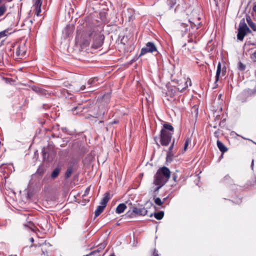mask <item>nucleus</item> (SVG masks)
<instances>
[{
  "instance_id": "7",
  "label": "nucleus",
  "mask_w": 256,
  "mask_h": 256,
  "mask_svg": "<svg viewBox=\"0 0 256 256\" xmlns=\"http://www.w3.org/2000/svg\"><path fill=\"white\" fill-rule=\"evenodd\" d=\"M132 211L135 214L140 216H145L148 212V210L144 208H133Z\"/></svg>"
},
{
  "instance_id": "17",
  "label": "nucleus",
  "mask_w": 256,
  "mask_h": 256,
  "mask_svg": "<svg viewBox=\"0 0 256 256\" xmlns=\"http://www.w3.org/2000/svg\"><path fill=\"white\" fill-rule=\"evenodd\" d=\"M163 126L164 128L162 130H164L168 132H172V134H174V129L173 126L170 124L168 123H166L164 124Z\"/></svg>"
},
{
  "instance_id": "10",
  "label": "nucleus",
  "mask_w": 256,
  "mask_h": 256,
  "mask_svg": "<svg viewBox=\"0 0 256 256\" xmlns=\"http://www.w3.org/2000/svg\"><path fill=\"white\" fill-rule=\"evenodd\" d=\"M217 146L220 152L224 153L228 151V148L223 144V143L219 140L216 142Z\"/></svg>"
},
{
  "instance_id": "37",
  "label": "nucleus",
  "mask_w": 256,
  "mask_h": 256,
  "mask_svg": "<svg viewBox=\"0 0 256 256\" xmlns=\"http://www.w3.org/2000/svg\"><path fill=\"white\" fill-rule=\"evenodd\" d=\"M246 22H248V25L250 24V22H253L252 20L250 17V16H246Z\"/></svg>"
},
{
  "instance_id": "48",
  "label": "nucleus",
  "mask_w": 256,
  "mask_h": 256,
  "mask_svg": "<svg viewBox=\"0 0 256 256\" xmlns=\"http://www.w3.org/2000/svg\"><path fill=\"white\" fill-rule=\"evenodd\" d=\"M152 214H151L150 215V217H152Z\"/></svg>"
},
{
  "instance_id": "6",
  "label": "nucleus",
  "mask_w": 256,
  "mask_h": 256,
  "mask_svg": "<svg viewBox=\"0 0 256 256\" xmlns=\"http://www.w3.org/2000/svg\"><path fill=\"white\" fill-rule=\"evenodd\" d=\"M26 52V48L25 44H20L18 45L16 50V54L18 58L23 57Z\"/></svg>"
},
{
  "instance_id": "28",
  "label": "nucleus",
  "mask_w": 256,
  "mask_h": 256,
  "mask_svg": "<svg viewBox=\"0 0 256 256\" xmlns=\"http://www.w3.org/2000/svg\"><path fill=\"white\" fill-rule=\"evenodd\" d=\"M168 5L170 6V8H172L176 4V0H168Z\"/></svg>"
},
{
  "instance_id": "22",
  "label": "nucleus",
  "mask_w": 256,
  "mask_h": 256,
  "mask_svg": "<svg viewBox=\"0 0 256 256\" xmlns=\"http://www.w3.org/2000/svg\"><path fill=\"white\" fill-rule=\"evenodd\" d=\"M164 216V212L162 211L156 212L154 214V218L158 220H162Z\"/></svg>"
},
{
  "instance_id": "23",
  "label": "nucleus",
  "mask_w": 256,
  "mask_h": 256,
  "mask_svg": "<svg viewBox=\"0 0 256 256\" xmlns=\"http://www.w3.org/2000/svg\"><path fill=\"white\" fill-rule=\"evenodd\" d=\"M174 156V154L172 152H168L166 154V162H171L172 160V158Z\"/></svg>"
},
{
  "instance_id": "38",
  "label": "nucleus",
  "mask_w": 256,
  "mask_h": 256,
  "mask_svg": "<svg viewBox=\"0 0 256 256\" xmlns=\"http://www.w3.org/2000/svg\"><path fill=\"white\" fill-rule=\"evenodd\" d=\"M174 144V139L173 140V142H172L171 146H170L168 152H172V150L173 148Z\"/></svg>"
},
{
  "instance_id": "13",
  "label": "nucleus",
  "mask_w": 256,
  "mask_h": 256,
  "mask_svg": "<svg viewBox=\"0 0 256 256\" xmlns=\"http://www.w3.org/2000/svg\"><path fill=\"white\" fill-rule=\"evenodd\" d=\"M188 80L189 81L190 86H191V84H192L191 80H190V78H188V80L187 81H184V86L183 87L182 86L181 84H180L178 85V90L180 92H182L188 86Z\"/></svg>"
},
{
  "instance_id": "16",
  "label": "nucleus",
  "mask_w": 256,
  "mask_h": 256,
  "mask_svg": "<svg viewBox=\"0 0 256 256\" xmlns=\"http://www.w3.org/2000/svg\"><path fill=\"white\" fill-rule=\"evenodd\" d=\"M98 80L96 77L90 79L88 82V88L92 86H96Z\"/></svg>"
},
{
  "instance_id": "3",
  "label": "nucleus",
  "mask_w": 256,
  "mask_h": 256,
  "mask_svg": "<svg viewBox=\"0 0 256 256\" xmlns=\"http://www.w3.org/2000/svg\"><path fill=\"white\" fill-rule=\"evenodd\" d=\"M250 30L245 23L244 20L242 19L239 24L238 33L237 34L238 39L240 41H242L246 34L250 33Z\"/></svg>"
},
{
  "instance_id": "41",
  "label": "nucleus",
  "mask_w": 256,
  "mask_h": 256,
  "mask_svg": "<svg viewBox=\"0 0 256 256\" xmlns=\"http://www.w3.org/2000/svg\"><path fill=\"white\" fill-rule=\"evenodd\" d=\"M176 178H177V176L174 174L173 176H172V179L174 181V182H176Z\"/></svg>"
},
{
  "instance_id": "21",
  "label": "nucleus",
  "mask_w": 256,
  "mask_h": 256,
  "mask_svg": "<svg viewBox=\"0 0 256 256\" xmlns=\"http://www.w3.org/2000/svg\"><path fill=\"white\" fill-rule=\"evenodd\" d=\"M60 169L58 168H56L51 174V178H56L60 172Z\"/></svg>"
},
{
  "instance_id": "18",
  "label": "nucleus",
  "mask_w": 256,
  "mask_h": 256,
  "mask_svg": "<svg viewBox=\"0 0 256 256\" xmlns=\"http://www.w3.org/2000/svg\"><path fill=\"white\" fill-rule=\"evenodd\" d=\"M74 172V168H73V166H70L66 170V174H65V178H69L72 173L73 172Z\"/></svg>"
},
{
  "instance_id": "15",
  "label": "nucleus",
  "mask_w": 256,
  "mask_h": 256,
  "mask_svg": "<svg viewBox=\"0 0 256 256\" xmlns=\"http://www.w3.org/2000/svg\"><path fill=\"white\" fill-rule=\"evenodd\" d=\"M92 106V104L90 105H86V106H82V105H79L78 106L75 107L74 109H72V110H78V112L76 113L78 114L79 112H82V110L85 108H88Z\"/></svg>"
},
{
  "instance_id": "27",
  "label": "nucleus",
  "mask_w": 256,
  "mask_h": 256,
  "mask_svg": "<svg viewBox=\"0 0 256 256\" xmlns=\"http://www.w3.org/2000/svg\"><path fill=\"white\" fill-rule=\"evenodd\" d=\"M6 10V8L4 4L0 6V16L4 14Z\"/></svg>"
},
{
  "instance_id": "39",
  "label": "nucleus",
  "mask_w": 256,
  "mask_h": 256,
  "mask_svg": "<svg viewBox=\"0 0 256 256\" xmlns=\"http://www.w3.org/2000/svg\"><path fill=\"white\" fill-rule=\"evenodd\" d=\"M89 191H90V188H87L85 190L84 196H86L88 193Z\"/></svg>"
},
{
  "instance_id": "30",
  "label": "nucleus",
  "mask_w": 256,
  "mask_h": 256,
  "mask_svg": "<svg viewBox=\"0 0 256 256\" xmlns=\"http://www.w3.org/2000/svg\"><path fill=\"white\" fill-rule=\"evenodd\" d=\"M238 68L241 71H243L246 68V66L243 64L242 62H239L238 64Z\"/></svg>"
},
{
  "instance_id": "51",
  "label": "nucleus",
  "mask_w": 256,
  "mask_h": 256,
  "mask_svg": "<svg viewBox=\"0 0 256 256\" xmlns=\"http://www.w3.org/2000/svg\"><path fill=\"white\" fill-rule=\"evenodd\" d=\"M2 0H0V4L2 2Z\"/></svg>"
},
{
  "instance_id": "36",
  "label": "nucleus",
  "mask_w": 256,
  "mask_h": 256,
  "mask_svg": "<svg viewBox=\"0 0 256 256\" xmlns=\"http://www.w3.org/2000/svg\"><path fill=\"white\" fill-rule=\"evenodd\" d=\"M250 58L254 62H256V52H254L250 56Z\"/></svg>"
},
{
  "instance_id": "4",
  "label": "nucleus",
  "mask_w": 256,
  "mask_h": 256,
  "mask_svg": "<svg viewBox=\"0 0 256 256\" xmlns=\"http://www.w3.org/2000/svg\"><path fill=\"white\" fill-rule=\"evenodd\" d=\"M160 142L162 146H167L171 141L172 136V132H168L164 130H162L160 131Z\"/></svg>"
},
{
  "instance_id": "53",
  "label": "nucleus",
  "mask_w": 256,
  "mask_h": 256,
  "mask_svg": "<svg viewBox=\"0 0 256 256\" xmlns=\"http://www.w3.org/2000/svg\"><path fill=\"white\" fill-rule=\"evenodd\" d=\"M186 46V44H185L183 46Z\"/></svg>"
},
{
  "instance_id": "47",
  "label": "nucleus",
  "mask_w": 256,
  "mask_h": 256,
  "mask_svg": "<svg viewBox=\"0 0 256 256\" xmlns=\"http://www.w3.org/2000/svg\"><path fill=\"white\" fill-rule=\"evenodd\" d=\"M166 200V198H164L163 199V200H162V202H164Z\"/></svg>"
},
{
  "instance_id": "40",
  "label": "nucleus",
  "mask_w": 256,
  "mask_h": 256,
  "mask_svg": "<svg viewBox=\"0 0 256 256\" xmlns=\"http://www.w3.org/2000/svg\"><path fill=\"white\" fill-rule=\"evenodd\" d=\"M230 178V176L229 175H226L224 178V180L226 181V180H228Z\"/></svg>"
},
{
  "instance_id": "2",
  "label": "nucleus",
  "mask_w": 256,
  "mask_h": 256,
  "mask_svg": "<svg viewBox=\"0 0 256 256\" xmlns=\"http://www.w3.org/2000/svg\"><path fill=\"white\" fill-rule=\"evenodd\" d=\"M170 176V172L168 168L162 166L160 168L154 176L153 184L156 186L154 188V196L155 197L158 190L168 181Z\"/></svg>"
},
{
  "instance_id": "54",
  "label": "nucleus",
  "mask_w": 256,
  "mask_h": 256,
  "mask_svg": "<svg viewBox=\"0 0 256 256\" xmlns=\"http://www.w3.org/2000/svg\"><path fill=\"white\" fill-rule=\"evenodd\" d=\"M92 90H88V92H92Z\"/></svg>"
},
{
  "instance_id": "34",
  "label": "nucleus",
  "mask_w": 256,
  "mask_h": 256,
  "mask_svg": "<svg viewBox=\"0 0 256 256\" xmlns=\"http://www.w3.org/2000/svg\"><path fill=\"white\" fill-rule=\"evenodd\" d=\"M249 26L254 31L256 32V24L254 22H250Z\"/></svg>"
},
{
  "instance_id": "45",
  "label": "nucleus",
  "mask_w": 256,
  "mask_h": 256,
  "mask_svg": "<svg viewBox=\"0 0 256 256\" xmlns=\"http://www.w3.org/2000/svg\"><path fill=\"white\" fill-rule=\"evenodd\" d=\"M30 241H31L32 242H34V239H33V238H30Z\"/></svg>"
},
{
  "instance_id": "43",
  "label": "nucleus",
  "mask_w": 256,
  "mask_h": 256,
  "mask_svg": "<svg viewBox=\"0 0 256 256\" xmlns=\"http://www.w3.org/2000/svg\"><path fill=\"white\" fill-rule=\"evenodd\" d=\"M86 88V86L85 85H82L81 86L80 89L79 90H84V89Z\"/></svg>"
},
{
  "instance_id": "44",
  "label": "nucleus",
  "mask_w": 256,
  "mask_h": 256,
  "mask_svg": "<svg viewBox=\"0 0 256 256\" xmlns=\"http://www.w3.org/2000/svg\"><path fill=\"white\" fill-rule=\"evenodd\" d=\"M253 10L256 12V5L254 6L253 7Z\"/></svg>"
},
{
  "instance_id": "25",
  "label": "nucleus",
  "mask_w": 256,
  "mask_h": 256,
  "mask_svg": "<svg viewBox=\"0 0 256 256\" xmlns=\"http://www.w3.org/2000/svg\"><path fill=\"white\" fill-rule=\"evenodd\" d=\"M148 49V48L146 46V47L142 48L141 50L140 56L144 55L148 52H150V51Z\"/></svg>"
},
{
  "instance_id": "24",
  "label": "nucleus",
  "mask_w": 256,
  "mask_h": 256,
  "mask_svg": "<svg viewBox=\"0 0 256 256\" xmlns=\"http://www.w3.org/2000/svg\"><path fill=\"white\" fill-rule=\"evenodd\" d=\"M9 30L8 29L5 30L3 31L0 32V39L6 36L11 34V32H9Z\"/></svg>"
},
{
  "instance_id": "11",
  "label": "nucleus",
  "mask_w": 256,
  "mask_h": 256,
  "mask_svg": "<svg viewBox=\"0 0 256 256\" xmlns=\"http://www.w3.org/2000/svg\"><path fill=\"white\" fill-rule=\"evenodd\" d=\"M146 46L148 48V50L150 51V52H153L157 51L156 48L153 42H148L146 43Z\"/></svg>"
},
{
  "instance_id": "52",
  "label": "nucleus",
  "mask_w": 256,
  "mask_h": 256,
  "mask_svg": "<svg viewBox=\"0 0 256 256\" xmlns=\"http://www.w3.org/2000/svg\"><path fill=\"white\" fill-rule=\"evenodd\" d=\"M110 256H115L114 254H112V255H110Z\"/></svg>"
},
{
  "instance_id": "50",
  "label": "nucleus",
  "mask_w": 256,
  "mask_h": 256,
  "mask_svg": "<svg viewBox=\"0 0 256 256\" xmlns=\"http://www.w3.org/2000/svg\"><path fill=\"white\" fill-rule=\"evenodd\" d=\"M253 162H254V161L252 160V166H253Z\"/></svg>"
},
{
  "instance_id": "14",
  "label": "nucleus",
  "mask_w": 256,
  "mask_h": 256,
  "mask_svg": "<svg viewBox=\"0 0 256 256\" xmlns=\"http://www.w3.org/2000/svg\"><path fill=\"white\" fill-rule=\"evenodd\" d=\"M222 71L221 69V64L220 62H219L217 66V70L216 72V80L214 82V84H216L217 82H218L220 78V74Z\"/></svg>"
},
{
  "instance_id": "5",
  "label": "nucleus",
  "mask_w": 256,
  "mask_h": 256,
  "mask_svg": "<svg viewBox=\"0 0 256 256\" xmlns=\"http://www.w3.org/2000/svg\"><path fill=\"white\" fill-rule=\"evenodd\" d=\"M174 28L176 30L180 32L182 36L186 34L190 28L188 24L176 20L174 23Z\"/></svg>"
},
{
  "instance_id": "1",
  "label": "nucleus",
  "mask_w": 256,
  "mask_h": 256,
  "mask_svg": "<svg viewBox=\"0 0 256 256\" xmlns=\"http://www.w3.org/2000/svg\"><path fill=\"white\" fill-rule=\"evenodd\" d=\"M76 38L78 42V38ZM92 38L94 41L92 48H98L102 46L104 36L102 34L101 28L93 26L88 29L79 41L80 44L82 48L86 47L89 46Z\"/></svg>"
},
{
  "instance_id": "33",
  "label": "nucleus",
  "mask_w": 256,
  "mask_h": 256,
  "mask_svg": "<svg viewBox=\"0 0 256 256\" xmlns=\"http://www.w3.org/2000/svg\"><path fill=\"white\" fill-rule=\"evenodd\" d=\"M190 27L192 28H194V27H196V29H198V26L200 24V22H199L198 24V25H197L196 24H194V22H191L190 21Z\"/></svg>"
},
{
  "instance_id": "20",
  "label": "nucleus",
  "mask_w": 256,
  "mask_h": 256,
  "mask_svg": "<svg viewBox=\"0 0 256 256\" xmlns=\"http://www.w3.org/2000/svg\"><path fill=\"white\" fill-rule=\"evenodd\" d=\"M33 90L35 91L36 92L42 94V95H46V92L44 90L41 88L38 87H35L33 88Z\"/></svg>"
},
{
  "instance_id": "49",
  "label": "nucleus",
  "mask_w": 256,
  "mask_h": 256,
  "mask_svg": "<svg viewBox=\"0 0 256 256\" xmlns=\"http://www.w3.org/2000/svg\"><path fill=\"white\" fill-rule=\"evenodd\" d=\"M40 168H38V171L39 172H40Z\"/></svg>"
},
{
  "instance_id": "46",
  "label": "nucleus",
  "mask_w": 256,
  "mask_h": 256,
  "mask_svg": "<svg viewBox=\"0 0 256 256\" xmlns=\"http://www.w3.org/2000/svg\"><path fill=\"white\" fill-rule=\"evenodd\" d=\"M188 42H192V38H190L188 40Z\"/></svg>"
},
{
  "instance_id": "9",
  "label": "nucleus",
  "mask_w": 256,
  "mask_h": 256,
  "mask_svg": "<svg viewBox=\"0 0 256 256\" xmlns=\"http://www.w3.org/2000/svg\"><path fill=\"white\" fill-rule=\"evenodd\" d=\"M42 156L44 160H48L50 158V155H51L53 152L48 150V148H44L42 150Z\"/></svg>"
},
{
  "instance_id": "42",
  "label": "nucleus",
  "mask_w": 256,
  "mask_h": 256,
  "mask_svg": "<svg viewBox=\"0 0 256 256\" xmlns=\"http://www.w3.org/2000/svg\"><path fill=\"white\" fill-rule=\"evenodd\" d=\"M154 256H159L157 252H156V250H155L154 253H153Z\"/></svg>"
},
{
  "instance_id": "12",
  "label": "nucleus",
  "mask_w": 256,
  "mask_h": 256,
  "mask_svg": "<svg viewBox=\"0 0 256 256\" xmlns=\"http://www.w3.org/2000/svg\"><path fill=\"white\" fill-rule=\"evenodd\" d=\"M126 208V206L124 204H120L118 206L116 212L118 214H121L124 212Z\"/></svg>"
},
{
  "instance_id": "31",
  "label": "nucleus",
  "mask_w": 256,
  "mask_h": 256,
  "mask_svg": "<svg viewBox=\"0 0 256 256\" xmlns=\"http://www.w3.org/2000/svg\"><path fill=\"white\" fill-rule=\"evenodd\" d=\"M24 226H28V227L29 228H30V229H32L33 227H34V224L32 222H27V224H24Z\"/></svg>"
},
{
  "instance_id": "8",
  "label": "nucleus",
  "mask_w": 256,
  "mask_h": 256,
  "mask_svg": "<svg viewBox=\"0 0 256 256\" xmlns=\"http://www.w3.org/2000/svg\"><path fill=\"white\" fill-rule=\"evenodd\" d=\"M110 198V194L108 192H106L104 194V198H102L100 202V205L106 207L108 202Z\"/></svg>"
},
{
  "instance_id": "32",
  "label": "nucleus",
  "mask_w": 256,
  "mask_h": 256,
  "mask_svg": "<svg viewBox=\"0 0 256 256\" xmlns=\"http://www.w3.org/2000/svg\"><path fill=\"white\" fill-rule=\"evenodd\" d=\"M190 142H191V140L190 138H187L186 140L185 143H184V150H186L187 147H188L189 143Z\"/></svg>"
},
{
  "instance_id": "19",
  "label": "nucleus",
  "mask_w": 256,
  "mask_h": 256,
  "mask_svg": "<svg viewBox=\"0 0 256 256\" xmlns=\"http://www.w3.org/2000/svg\"><path fill=\"white\" fill-rule=\"evenodd\" d=\"M105 207L102 206H98L96 210L94 212L95 217L98 216L103 212Z\"/></svg>"
},
{
  "instance_id": "26",
  "label": "nucleus",
  "mask_w": 256,
  "mask_h": 256,
  "mask_svg": "<svg viewBox=\"0 0 256 256\" xmlns=\"http://www.w3.org/2000/svg\"><path fill=\"white\" fill-rule=\"evenodd\" d=\"M154 202L156 204L159 206H162L163 204V202H162V200L159 198H154Z\"/></svg>"
},
{
  "instance_id": "29",
  "label": "nucleus",
  "mask_w": 256,
  "mask_h": 256,
  "mask_svg": "<svg viewBox=\"0 0 256 256\" xmlns=\"http://www.w3.org/2000/svg\"><path fill=\"white\" fill-rule=\"evenodd\" d=\"M42 4V0H35L34 6L35 8H41Z\"/></svg>"
},
{
  "instance_id": "35",
  "label": "nucleus",
  "mask_w": 256,
  "mask_h": 256,
  "mask_svg": "<svg viewBox=\"0 0 256 256\" xmlns=\"http://www.w3.org/2000/svg\"><path fill=\"white\" fill-rule=\"evenodd\" d=\"M36 14L37 16H39L41 12V8H35Z\"/></svg>"
}]
</instances>
